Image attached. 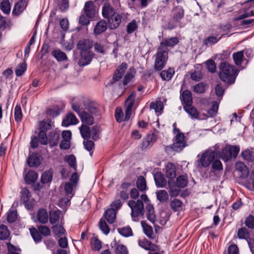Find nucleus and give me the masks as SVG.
<instances>
[{
  "label": "nucleus",
  "instance_id": "nucleus-1",
  "mask_svg": "<svg viewBox=\"0 0 254 254\" xmlns=\"http://www.w3.org/2000/svg\"><path fill=\"white\" fill-rule=\"evenodd\" d=\"M82 103V98H74L70 103L71 108L78 115L83 124L92 125L94 122L93 115L97 113V109L92 105H89L83 110Z\"/></svg>",
  "mask_w": 254,
  "mask_h": 254
},
{
  "label": "nucleus",
  "instance_id": "nucleus-2",
  "mask_svg": "<svg viewBox=\"0 0 254 254\" xmlns=\"http://www.w3.org/2000/svg\"><path fill=\"white\" fill-rule=\"evenodd\" d=\"M135 97L136 94L134 92H132L126 99L125 102V115H124L121 108L117 107L116 109L115 117L116 121L118 123H121L123 121H127L129 120Z\"/></svg>",
  "mask_w": 254,
  "mask_h": 254
},
{
  "label": "nucleus",
  "instance_id": "nucleus-3",
  "mask_svg": "<svg viewBox=\"0 0 254 254\" xmlns=\"http://www.w3.org/2000/svg\"><path fill=\"white\" fill-rule=\"evenodd\" d=\"M219 77L228 84L233 83L236 79L237 71L234 66L227 63H221L219 65Z\"/></svg>",
  "mask_w": 254,
  "mask_h": 254
},
{
  "label": "nucleus",
  "instance_id": "nucleus-4",
  "mask_svg": "<svg viewBox=\"0 0 254 254\" xmlns=\"http://www.w3.org/2000/svg\"><path fill=\"white\" fill-rule=\"evenodd\" d=\"M128 205L131 209V216L133 221L137 222L144 215V208L143 202L140 200H129Z\"/></svg>",
  "mask_w": 254,
  "mask_h": 254
},
{
  "label": "nucleus",
  "instance_id": "nucleus-5",
  "mask_svg": "<svg viewBox=\"0 0 254 254\" xmlns=\"http://www.w3.org/2000/svg\"><path fill=\"white\" fill-rule=\"evenodd\" d=\"M240 5L241 8L238 12V15L234 18V20H239L254 15L253 9L254 6V0H247L244 3Z\"/></svg>",
  "mask_w": 254,
  "mask_h": 254
},
{
  "label": "nucleus",
  "instance_id": "nucleus-6",
  "mask_svg": "<svg viewBox=\"0 0 254 254\" xmlns=\"http://www.w3.org/2000/svg\"><path fill=\"white\" fill-rule=\"evenodd\" d=\"M217 152L211 149L205 150L197 161L198 168H206L209 166L212 162L217 156Z\"/></svg>",
  "mask_w": 254,
  "mask_h": 254
},
{
  "label": "nucleus",
  "instance_id": "nucleus-7",
  "mask_svg": "<svg viewBox=\"0 0 254 254\" xmlns=\"http://www.w3.org/2000/svg\"><path fill=\"white\" fill-rule=\"evenodd\" d=\"M174 133L175 136L172 148L174 151L180 152L187 145L185 139V135L183 133L181 132L178 128L176 127L174 129Z\"/></svg>",
  "mask_w": 254,
  "mask_h": 254
},
{
  "label": "nucleus",
  "instance_id": "nucleus-8",
  "mask_svg": "<svg viewBox=\"0 0 254 254\" xmlns=\"http://www.w3.org/2000/svg\"><path fill=\"white\" fill-rule=\"evenodd\" d=\"M240 150V148L239 146L227 144L221 151V158L224 161L227 162L232 158H236Z\"/></svg>",
  "mask_w": 254,
  "mask_h": 254
},
{
  "label": "nucleus",
  "instance_id": "nucleus-9",
  "mask_svg": "<svg viewBox=\"0 0 254 254\" xmlns=\"http://www.w3.org/2000/svg\"><path fill=\"white\" fill-rule=\"evenodd\" d=\"M168 59V52L164 48L159 47L156 54L154 64L155 68L158 70H161L165 66Z\"/></svg>",
  "mask_w": 254,
  "mask_h": 254
},
{
  "label": "nucleus",
  "instance_id": "nucleus-10",
  "mask_svg": "<svg viewBox=\"0 0 254 254\" xmlns=\"http://www.w3.org/2000/svg\"><path fill=\"white\" fill-rule=\"evenodd\" d=\"M74 186L70 183H66L64 185V194L66 196L60 200L61 205L64 204L65 206L69 205L71 198L73 196V189Z\"/></svg>",
  "mask_w": 254,
  "mask_h": 254
},
{
  "label": "nucleus",
  "instance_id": "nucleus-11",
  "mask_svg": "<svg viewBox=\"0 0 254 254\" xmlns=\"http://www.w3.org/2000/svg\"><path fill=\"white\" fill-rule=\"evenodd\" d=\"M63 217V214L59 209L51 210L49 213V221L53 226L58 225L60 222L62 223Z\"/></svg>",
  "mask_w": 254,
  "mask_h": 254
},
{
  "label": "nucleus",
  "instance_id": "nucleus-12",
  "mask_svg": "<svg viewBox=\"0 0 254 254\" xmlns=\"http://www.w3.org/2000/svg\"><path fill=\"white\" fill-rule=\"evenodd\" d=\"M233 59L235 64L242 68H244L248 64V60H247L244 55V51H240L233 54Z\"/></svg>",
  "mask_w": 254,
  "mask_h": 254
},
{
  "label": "nucleus",
  "instance_id": "nucleus-13",
  "mask_svg": "<svg viewBox=\"0 0 254 254\" xmlns=\"http://www.w3.org/2000/svg\"><path fill=\"white\" fill-rule=\"evenodd\" d=\"M92 46L93 42L89 39L80 40L77 45V47L80 52H91Z\"/></svg>",
  "mask_w": 254,
  "mask_h": 254
},
{
  "label": "nucleus",
  "instance_id": "nucleus-14",
  "mask_svg": "<svg viewBox=\"0 0 254 254\" xmlns=\"http://www.w3.org/2000/svg\"><path fill=\"white\" fill-rule=\"evenodd\" d=\"M139 246L145 250L150 251H157L158 249L157 246L151 243L149 240L144 238L139 239L138 241Z\"/></svg>",
  "mask_w": 254,
  "mask_h": 254
},
{
  "label": "nucleus",
  "instance_id": "nucleus-15",
  "mask_svg": "<svg viewBox=\"0 0 254 254\" xmlns=\"http://www.w3.org/2000/svg\"><path fill=\"white\" fill-rule=\"evenodd\" d=\"M80 58L78 61L80 66H85L90 63L93 57L92 52H80Z\"/></svg>",
  "mask_w": 254,
  "mask_h": 254
},
{
  "label": "nucleus",
  "instance_id": "nucleus-16",
  "mask_svg": "<svg viewBox=\"0 0 254 254\" xmlns=\"http://www.w3.org/2000/svg\"><path fill=\"white\" fill-rule=\"evenodd\" d=\"M236 169L239 172L242 178H246L249 174L248 168L246 165L242 162H237L235 164Z\"/></svg>",
  "mask_w": 254,
  "mask_h": 254
},
{
  "label": "nucleus",
  "instance_id": "nucleus-17",
  "mask_svg": "<svg viewBox=\"0 0 254 254\" xmlns=\"http://www.w3.org/2000/svg\"><path fill=\"white\" fill-rule=\"evenodd\" d=\"M78 123V120L76 116L72 113H68L65 119L63 121L62 125L67 127L70 125H76Z\"/></svg>",
  "mask_w": 254,
  "mask_h": 254
},
{
  "label": "nucleus",
  "instance_id": "nucleus-18",
  "mask_svg": "<svg viewBox=\"0 0 254 254\" xmlns=\"http://www.w3.org/2000/svg\"><path fill=\"white\" fill-rule=\"evenodd\" d=\"M84 10L88 17L91 18L95 16L97 10L92 2H87L85 4Z\"/></svg>",
  "mask_w": 254,
  "mask_h": 254
},
{
  "label": "nucleus",
  "instance_id": "nucleus-19",
  "mask_svg": "<svg viewBox=\"0 0 254 254\" xmlns=\"http://www.w3.org/2000/svg\"><path fill=\"white\" fill-rule=\"evenodd\" d=\"M127 67V65L126 63H123L121 65H120L115 72L113 76V79L116 81L121 79L124 75Z\"/></svg>",
  "mask_w": 254,
  "mask_h": 254
},
{
  "label": "nucleus",
  "instance_id": "nucleus-20",
  "mask_svg": "<svg viewBox=\"0 0 254 254\" xmlns=\"http://www.w3.org/2000/svg\"><path fill=\"white\" fill-rule=\"evenodd\" d=\"M121 22V16L118 13L114 14L108 20L109 27L111 29H115L117 28Z\"/></svg>",
  "mask_w": 254,
  "mask_h": 254
},
{
  "label": "nucleus",
  "instance_id": "nucleus-21",
  "mask_svg": "<svg viewBox=\"0 0 254 254\" xmlns=\"http://www.w3.org/2000/svg\"><path fill=\"white\" fill-rule=\"evenodd\" d=\"M166 176L169 179H174L176 176V169L175 165L171 163L168 162L165 166Z\"/></svg>",
  "mask_w": 254,
  "mask_h": 254
},
{
  "label": "nucleus",
  "instance_id": "nucleus-22",
  "mask_svg": "<svg viewBox=\"0 0 254 254\" xmlns=\"http://www.w3.org/2000/svg\"><path fill=\"white\" fill-rule=\"evenodd\" d=\"M154 179L157 188H164L166 185V180L161 172H157L154 175Z\"/></svg>",
  "mask_w": 254,
  "mask_h": 254
},
{
  "label": "nucleus",
  "instance_id": "nucleus-23",
  "mask_svg": "<svg viewBox=\"0 0 254 254\" xmlns=\"http://www.w3.org/2000/svg\"><path fill=\"white\" fill-rule=\"evenodd\" d=\"M185 111L189 115L191 119H201L199 116L198 113L196 109L192 106V105L189 106H184Z\"/></svg>",
  "mask_w": 254,
  "mask_h": 254
},
{
  "label": "nucleus",
  "instance_id": "nucleus-24",
  "mask_svg": "<svg viewBox=\"0 0 254 254\" xmlns=\"http://www.w3.org/2000/svg\"><path fill=\"white\" fill-rule=\"evenodd\" d=\"M227 34L220 35L218 34H213V35L208 37L204 41V44L207 46H209L212 44H216L220 40L223 36Z\"/></svg>",
  "mask_w": 254,
  "mask_h": 254
},
{
  "label": "nucleus",
  "instance_id": "nucleus-25",
  "mask_svg": "<svg viewBox=\"0 0 254 254\" xmlns=\"http://www.w3.org/2000/svg\"><path fill=\"white\" fill-rule=\"evenodd\" d=\"M27 2L25 0H21L17 2L12 11V14L15 15H19L26 8Z\"/></svg>",
  "mask_w": 254,
  "mask_h": 254
},
{
  "label": "nucleus",
  "instance_id": "nucleus-26",
  "mask_svg": "<svg viewBox=\"0 0 254 254\" xmlns=\"http://www.w3.org/2000/svg\"><path fill=\"white\" fill-rule=\"evenodd\" d=\"M89 18V17H88L86 15L81 14L79 18V23L81 26L77 27L76 30L79 31L80 30H84L85 29L87 30L86 26L90 23Z\"/></svg>",
  "mask_w": 254,
  "mask_h": 254
},
{
  "label": "nucleus",
  "instance_id": "nucleus-27",
  "mask_svg": "<svg viewBox=\"0 0 254 254\" xmlns=\"http://www.w3.org/2000/svg\"><path fill=\"white\" fill-rule=\"evenodd\" d=\"M36 217L38 221L41 223L45 224L48 221L49 215L47 210L45 209H39Z\"/></svg>",
  "mask_w": 254,
  "mask_h": 254
},
{
  "label": "nucleus",
  "instance_id": "nucleus-28",
  "mask_svg": "<svg viewBox=\"0 0 254 254\" xmlns=\"http://www.w3.org/2000/svg\"><path fill=\"white\" fill-rule=\"evenodd\" d=\"M181 99L184 106L192 105V97L191 93L189 90H185L181 94Z\"/></svg>",
  "mask_w": 254,
  "mask_h": 254
},
{
  "label": "nucleus",
  "instance_id": "nucleus-29",
  "mask_svg": "<svg viewBox=\"0 0 254 254\" xmlns=\"http://www.w3.org/2000/svg\"><path fill=\"white\" fill-rule=\"evenodd\" d=\"M178 43V40L176 37H172L169 39H165L162 41L159 47L164 48L167 52L168 49L167 47H173Z\"/></svg>",
  "mask_w": 254,
  "mask_h": 254
},
{
  "label": "nucleus",
  "instance_id": "nucleus-30",
  "mask_svg": "<svg viewBox=\"0 0 254 254\" xmlns=\"http://www.w3.org/2000/svg\"><path fill=\"white\" fill-rule=\"evenodd\" d=\"M147 212V218L152 223L154 224L156 222V216L154 214V207L152 205L148 203L146 206Z\"/></svg>",
  "mask_w": 254,
  "mask_h": 254
},
{
  "label": "nucleus",
  "instance_id": "nucleus-31",
  "mask_svg": "<svg viewBox=\"0 0 254 254\" xmlns=\"http://www.w3.org/2000/svg\"><path fill=\"white\" fill-rule=\"evenodd\" d=\"M52 55L58 61L62 62L67 59L66 54L60 49L54 50L52 52Z\"/></svg>",
  "mask_w": 254,
  "mask_h": 254
},
{
  "label": "nucleus",
  "instance_id": "nucleus-32",
  "mask_svg": "<svg viewBox=\"0 0 254 254\" xmlns=\"http://www.w3.org/2000/svg\"><path fill=\"white\" fill-rule=\"evenodd\" d=\"M114 9L109 4H105L102 8V15L104 18H109L112 17L113 15L116 14Z\"/></svg>",
  "mask_w": 254,
  "mask_h": 254
},
{
  "label": "nucleus",
  "instance_id": "nucleus-33",
  "mask_svg": "<svg viewBox=\"0 0 254 254\" xmlns=\"http://www.w3.org/2000/svg\"><path fill=\"white\" fill-rule=\"evenodd\" d=\"M38 175L34 171H29L25 176V181L28 184L34 183L37 179Z\"/></svg>",
  "mask_w": 254,
  "mask_h": 254
},
{
  "label": "nucleus",
  "instance_id": "nucleus-34",
  "mask_svg": "<svg viewBox=\"0 0 254 254\" xmlns=\"http://www.w3.org/2000/svg\"><path fill=\"white\" fill-rule=\"evenodd\" d=\"M54 123L50 120H44L39 123V129L46 132L53 127Z\"/></svg>",
  "mask_w": 254,
  "mask_h": 254
},
{
  "label": "nucleus",
  "instance_id": "nucleus-35",
  "mask_svg": "<svg viewBox=\"0 0 254 254\" xmlns=\"http://www.w3.org/2000/svg\"><path fill=\"white\" fill-rule=\"evenodd\" d=\"M116 214L117 212L115 210L113 209H108L105 211L104 216L108 223L113 224L115 221Z\"/></svg>",
  "mask_w": 254,
  "mask_h": 254
},
{
  "label": "nucleus",
  "instance_id": "nucleus-36",
  "mask_svg": "<svg viewBox=\"0 0 254 254\" xmlns=\"http://www.w3.org/2000/svg\"><path fill=\"white\" fill-rule=\"evenodd\" d=\"M173 14L174 19L179 21L180 19H181L184 15V11L183 8L178 6L174 8L173 10Z\"/></svg>",
  "mask_w": 254,
  "mask_h": 254
},
{
  "label": "nucleus",
  "instance_id": "nucleus-37",
  "mask_svg": "<svg viewBox=\"0 0 254 254\" xmlns=\"http://www.w3.org/2000/svg\"><path fill=\"white\" fill-rule=\"evenodd\" d=\"M174 73V69L172 68H170L167 70L162 71L160 72V75L163 80L168 81L171 79Z\"/></svg>",
  "mask_w": 254,
  "mask_h": 254
},
{
  "label": "nucleus",
  "instance_id": "nucleus-38",
  "mask_svg": "<svg viewBox=\"0 0 254 254\" xmlns=\"http://www.w3.org/2000/svg\"><path fill=\"white\" fill-rule=\"evenodd\" d=\"M64 160L71 168L76 171V159L74 155L72 154L66 155L64 157Z\"/></svg>",
  "mask_w": 254,
  "mask_h": 254
},
{
  "label": "nucleus",
  "instance_id": "nucleus-39",
  "mask_svg": "<svg viewBox=\"0 0 254 254\" xmlns=\"http://www.w3.org/2000/svg\"><path fill=\"white\" fill-rule=\"evenodd\" d=\"M150 109H154L155 112L159 115L163 111L164 106L163 103L161 101H157L155 103H151L150 105Z\"/></svg>",
  "mask_w": 254,
  "mask_h": 254
},
{
  "label": "nucleus",
  "instance_id": "nucleus-40",
  "mask_svg": "<svg viewBox=\"0 0 254 254\" xmlns=\"http://www.w3.org/2000/svg\"><path fill=\"white\" fill-rule=\"evenodd\" d=\"M27 164L30 167L37 166L40 164L39 158L37 154H31L28 159Z\"/></svg>",
  "mask_w": 254,
  "mask_h": 254
},
{
  "label": "nucleus",
  "instance_id": "nucleus-41",
  "mask_svg": "<svg viewBox=\"0 0 254 254\" xmlns=\"http://www.w3.org/2000/svg\"><path fill=\"white\" fill-rule=\"evenodd\" d=\"M60 139V134L59 133L56 131H53L51 132L50 135H49V138L48 142H49L50 144L52 146L57 145Z\"/></svg>",
  "mask_w": 254,
  "mask_h": 254
},
{
  "label": "nucleus",
  "instance_id": "nucleus-42",
  "mask_svg": "<svg viewBox=\"0 0 254 254\" xmlns=\"http://www.w3.org/2000/svg\"><path fill=\"white\" fill-rule=\"evenodd\" d=\"M10 236L7 227L3 224L0 225V240H6Z\"/></svg>",
  "mask_w": 254,
  "mask_h": 254
},
{
  "label": "nucleus",
  "instance_id": "nucleus-43",
  "mask_svg": "<svg viewBox=\"0 0 254 254\" xmlns=\"http://www.w3.org/2000/svg\"><path fill=\"white\" fill-rule=\"evenodd\" d=\"M157 199L161 202H165L169 199V195L165 190H159L156 192Z\"/></svg>",
  "mask_w": 254,
  "mask_h": 254
},
{
  "label": "nucleus",
  "instance_id": "nucleus-44",
  "mask_svg": "<svg viewBox=\"0 0 254 254\" xmlns=\"http://www.w3.org/2000/svg\"><path fill=\"white\" fill-rule=\"evenodd\" d=\"M141 225L143 228L144 234L149 238L153 237V231L151 226L148 225L144 221L141 222Z\"/></svg>",
  "mask_w": 254,
  "mask_h": 254
},
{
  "label": "nucleus",
  "instance_id": "nucleus-45",
  "mask_svg": "<svg viewBox=\"0 0 254 254\" xmlns=\"http://www.w3.org/2000/svg\"><path fill=\"white\" fill-rule=\"evenodd\" d=\"M80 132L82 137L86 139L90 137V130L89 127L86 125H82L80 127Z\"/></svg>",
  "mask_w": 254,
  "mask_h": 254
},
{
  "label": "nucleus",
  "instance_id": "nucleus-46",
  "mask_svg": "<svg viewBox=\"0 0 254 254\" xmlns=\"http://www.w3.org/2000/svg\"><path fill=\"white\" fill-rule=\"evenodd\" d=\"M52 174L53 172L51 170L43 172L41 176V182L43 184H46L51 182L52 179Z\"/></svg>",
  "mask_w": 254,
  "mask_h": 254
},
{
  "label": "nucleus",
  "instance_id": "nucleus-47",
  "mask_svg": "<svg viewBox=\"0 0 254 254\" xmlns=\"http://www.w3.org/2000/svg\"><path fill=\"white\" fill-rule=\"evenodd\" d=\"M171 207L175 211H180L183 208V203L178 199H174L171 202Z\"/></svg>",
  "mask_w": 254,
  "mask_h": 254
},
{
  "label": "nucleus",
  "instance_id": "nucleus-48",
  "mask_svg": "<svg viewBox=\"0 0 254 254\" xmlns=\"http://www.w3.org/2000/svg\"><path fill=\"white\" fill-rule=\"evenodd\" d=\"M107 28V24L106 21L102 20L96 24L94 32H105Z\"/></svg>",
  "mask_w": 254,
  "mask_h": 254
},
{
  "label": "nucleus",
  "instance_id": "nucleus-49",
  "mask_svg": "<svg viewBox=\"0 0 254 254\" xmlns=\"http://www.w3.org/2000/svg\"><path fill=\"white\" fill-rule=\"evenodd\" d=\"M135 72V71L134 68H130L129 71L127 72L125 75L123 80V84L124 85H127L131 81L134 77Z\"/></svg>",
  "mask_w": 254,
  "mask_h": 254
},
{
  "label": "nucleus",
  "instance_id": "nucleus-50",
  "mask_svg": "<svg viewBox=\"0 0 254 254\" xmlns=\"http://www.w3.org/2000/svg\"><path fill=\"white\" fill-rule=\"evenodd\" d=\"M52 229L55 235L57 236L58 237L63 236L65 231L62 225H56L53 226Z\"/></svg>",
  "mask_w": 254,
  "mask_h": 254
},
{
  "label": "nucleus",
  "instance_id": "nucleus-51",
  "mask_svg": "<svg viewBox=\"0 0 254 254\" xmlns=\"http://www.w3.org/2000/svg\"><path fill=\"white\" fill-rule=\"evenodd\" d=\"M136 186L140 191H144L146 188V184L145 178L142 176H139L136 181Z\"/></svg>",
  "mask_w": 254,
  "mask_h": 254
},
{
  "label": "nucleus",
  "instance_id": "nucleus-52",
  "mask_svg": "<svg viewBox=\"0 0 254 254\" xmlns=\"http://www.w3.org/2000/svg\"><path fill=\"white\" fill-rule=\"evenodd\" d=\"M0 9L4 14H7L10 13L11 9L9 0H3L1 1Z\"/></svg>",
  "mask_w": 254,
  "mask_h": 254
},
{
  "label": "nucleus",
  "instance_id": "nucleus-53",
  "mask_svg": "<svg viewBox=\"0 0 254 254\" xmlns=\"http://www.w3.org/2000/svg\"><path fill=\"white\" fill-rule=\"evenodd\" d=\"M218 107L219 103L217 101L213 102L211 108L207 111L209 116L210 117L215 116L217 114Z\"/></svg>",
  "mask_w": 254,
  "mask_h": 254
},
{
  "label": "nucleus",
  "instance_id": "nucleus-54",
  "mask_svg": "<svg viewBox=\"0 0 254 254\" xmlns=\"http://www.w3.org/2000/svg\"><path fill=\"white\" fill-rule=\"evenodd\" d=\"M211 164V170L213 171H220L223 170L222 163L219 160L216 159V158L214 159Z\"/></svg>",
  "mask_w": 254,
  "mask_h": 254
},
{
  "label": "nucleus",
  "instance_id": "nucleus-55",
  "mask_svg": "<svg viewBox=\"0 0 254 254\" xmlns=\"http://www.w3.org/2000/svg\"><path fill=\"white\" fill-rule=\"evenodd\" d=\"M118 231L121 235L125 237H129L132 235V230L129 227L118 228Z\"/></svg>",
  "mask_w": 254,
  "mask_h": 254
},
{
  "label": "nucleus",
  "instance_id": "nucleus-56",
  "mask_svg": "<svg viewBox=\"0 0 254 254\" xmlns=\"http://www.w3.org/2000/svg\"><path fill=\"white\" fill-rule=\"evenodd\" d=\"M188 179L185 176H179L177 179V185L179 188H185L188 184Z\"/></svg>",
  "mask_w": 254,
  "mask_h": 254
},
{
  "label": "nucleus",
  "instance_id": "nucleus-57",
  "mask_svg": "<svg viewBox=\"0 0 254 254\" xmlns=\"http://www.w3.org/2000/svg\"><path fill=\"white\" fill-rule=\"evenodd\" d=\"M168 186L169 188V193L171 197L176 196L179 193V187L173 185L171 184V182H168Z\"/></svg>",
  "mask_w": 254,
  "mask_h": 254
},
{
  "label": "nucleus",
  "instance_id": "nucleus-58",
  "mask_svg": "<svg viewBox=\"0 0 254 254\" xmlns=\"http://www.w3.org/2000/svg\"><path fill=\"white\" fill-rule=\"evenodd\" d=\"M30 232L33 240L36 242H40L42 240V236L39 232L35 228L30 229Z\"/></svg>",
  "mask_w": 254,
  "mask_h": 254
},
{
  "label": "nucleus",
  "instance_id": "nucleus-59",
  "mask_svg": "<svg viewBox=\"0 0 254 254\" xmlns=\"http://www.w3.org/2000/svg\"><path fill=\"white\" fill-rule=\"evenodd\" d=\"M99 226L100 229L104 234L107 235L109 234L110 232V229L107 226V223L104 219L102 218L100 219L99 223Z\"/></svg>",
  "mask_w": 254,
  "mask_h": 254
},
{
  "label": "nucleus",
  "instance_id": "nucleus-60",
  "mask_svg": "<svg viewBox=\"0 0 254 254\" xmlns=\"http://www.w3.org/2000/svg\"><path fill=\"white\" fill-rule=\"evenodd\" d=\"M83 144L84 148L90 152V155L92 156L93 151L92 150L94 148V143L88 139H84L83 141Z\"/></svg>",
  "mask_w": 254,
  "mask_h": 254
},
{
  "label": "nucleus",
  "instance_id": "nucleus-61",
  "mask_svg": "<svg viewBox=\"0 0 254 254\" xmlns=\"http://www.w3.org/2000/svg\"><path fill=\"white\" fill-rule=\"evenodd\" d=\"M38 140L41 144L46 145L48 143V138L45 131L40 130L38 136Z\"/></svg>",
  "mask_w": 254,
  "mask_h": 254
},
{
  "label": "nucleus",
  "instance_id": "nucleus-62",
  "mask_svg": "<svg viewBox=\"0 0 254 254\" xmlns=\"http://www.w3.org/2000/svg\"><path fill=\"white\" fill-rule=\"evenodd\" d=\"M17 213L15 210H9L7 213V220L9 223L14 222L17 219Z\"/></svg>",
  "mask_w": 254,
  "mask_h": 254
},
{
  "label": "nucleus",
  "instance_id": "nucleus-63",
  "mask_svg": "<svg viewBox=\"0 0 254 254\" xmlns=\"http://www.w3.org/2000/svg\"><path fill=\"white\" fill-rule=\"evenodd\" d=\"M99 127L96 126L93 127L90 130V137H91L93 139L96 140L99 138Z\"/></svg>",
  "mask_w": 254,
  "mask_h": 254
},
{
  "label": "nucleus",
  "instance_id": "nucleus-64",
  "mask_svg": "<svg viewBox=\"0 0 254 254\" xmlns=\"http://www.w3.org/2000/svg\"><path fill=\"white\" fill-rule=\"evenodd\" d=\"M206 89V84L203 83H199L193 86V90L197 93H203Z\"/></svg>",
  "mask_w": 254,
  "mask_h": 254
}]
</instances>
